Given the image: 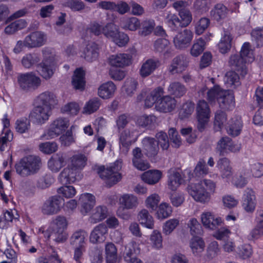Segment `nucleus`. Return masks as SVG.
I'll return each mask as SVG.
<instances>
[{"label":"nucleus","instance_id":"79ce46f5","mask_svg":"<svg viewBox=\"0 0 263 263\" xmlns=\"http://www.w3.org/2000/svg\"><path fill=\"white\" fill-rule=\"evenodd\" d=\"M140 223L147 228L152 229L154 227V219L146 209L141 210L138 214Z\"/></svg>","mask_w":263,"mask_h":263},{"label":"nucleus","instance_id":"58836bf2","mask_svg":"<svg viewBox=\"0 0 263 263\" xmlns=\"http://www.w3.org/2000/svg\"><path fill=\"white\" fill-rule=\"evenodd\" d=\"M72 84L76 89H84L85 84V72L82 69L77 68L74 71Z\"/></svg>","mask_w":263,"mask_h":263},{"label":"nucleus","instance_id":"4c0bfd02","mask_svg":"<svg viewBox=\"0 0 263 263\" xmlns=\"http://www.w3.org/2000/svg\"><path fill=\"white\" fill-rule=\"evenodd\" d=\"M232 39L231 32L228 30H224L223 34L218 44V48L221 53L224 54L230 50Z\"/></svg>","mask_w":263,"mask_h":263},{"label":"nucleus","instance_id":"49530a36","mask_svg":"<svg viewBox=\"0 0 263 263\" xmlns=\"http://www.w3.org/2000/svg\"><path fill=\"white\" fill-rule=\"evenodd\" d=\"M154 48L156 52L163 53L165 55L170 52V43L168 40L165 39L160 38L155 41Z\"/></svg>","mask_w":263,"mask_h":263},{"label":"nucleus","instance_id":"5fc2aeb1","mask_svg":"<svg viewBox=\"0 0 263 263\" xmlns=\"http://www.w3.org/2000/svg\"><path fill=\"white\" fill-rule=\"evenodd\" d=\"M242 58L245 60L247 63H250L254 61V55L253 50L251 49L249 43L246 42L243 44L241 47L240 53L239 54Z\"/></svg>","mask_w":263,"mask_h":263},{"label":"nucleus","instance_id":"bf43d9fd","mask_svg":"<svg viewBox=\"0 0 263 263\" xmlns=\"http://www.w3.org/2000/svg\"><path fill=\"white\" fill-rule=\"evenodd\" d=\"M86 161L87 158L84 155H74L71 158V168L77 171L78 169H81L85 165Z\"/></svg>","mask_w":263,"mask_h":263},{"label":"nucleus","instance_id":"f257e3e1","mask_svg":"<svg viewBox=\"0 0 263 263\" xmlns=\"http://www.w3.org/2000/svg\"><path fill=\"white\" fill-rule=\"evenodd\" d=\"M118 132L120 155L125 156L127 155L132 145L137 140L139 136L138 131L133 125Z\"/></svg>","mask_w":263,"mask_h":263},{"label":"nucleus","instance_id":"0eeeda50","mask_svg":"<svg viewBox=\"0 0 263 263\" xmlns=\"http://www.w3.org/2000/svg\"><path fill=\"white\" fill-rule=\"evenodd\" d=\"M47 39V34L45 32L35 31L26 36L25 44L28 48H39L46 44Z\"/></svg>","mask_w":263,"mask_h":263},{"label":"nucleus","instance_id":"e2e57ef3","mask_svg":"<svg viewBox=\"0 0 263 263\" xmlns=\"http://www.w3.org/2000/svg\"><path fill=\"white\" fill-rule=\"evenodd\" d=\"M205 42L204 40L200 38L193 45L191 49V54L192 55L196 57L199 55L205 49Z\"/></svg>","mask_w":263,"mask_h":263},{"label":"nucleus","instance_id":"2eb2a0df","mask_svg":"<svg viewBox=\"0 0 263 263\" xmlns=\"http://www.w3.org/2000/svg\"><path fill=\"white\" fill-rule=\"evenodd\" d=\"M145 155L148 158H154L158 153L159 147L155 138L146 137L142 140Z\"/></svg>","mask_w":263,"mask_h":263},{"label":"nucleus","instance_id":"393cba45","mask_svg":"<svg viewBox=\"0 0 263 263\" xmlns=\"http://www.w3.org/2000/svg\"><path fill=\"white\" fill-rule=\"evenodd\" d=\"M159 66L160 62L158 60L147 59L142 64L139 74L141 77L146 78L150 76Z\"/></svg>","mask_w":263,"mask_h":263},{"label":"nucleus","instance_id":"13d9d810","mask_svg":"<svg viewBox=\"0 0 263 263\" xmlns=\"http://www.w3.org/2000/svg\"><path fill=\"white\" fill-rule=\"evenodd\" d=\"M165 20L168 26L173 30L183 27L180 19L175 14L169 12L165 17Z\"/></svg>","mask_w":263,"mask_h":263},{"label":"nucleus","instance_id":"7ed1b4c3","mask_svg":"<svg viewBox=\"0 0 263 263\" xmlns=\"http://www.w3.org/2000/svg\"><path fill=\"white\" fill-rule=\"evenodd\" d=\"M122 163L121 160H118L110 167L100 172V177L105 180L106 183L110 186L121 180V176L118 172L122 167Z\"/></svg>","mask_w":263,"mask_h":263},{"label":"nucleus","instance_id":"774afa93","mask_svg":"<svg viewBox=\"0 0 263 263\" xmlns=\"http://www.w3.org/2000/svg\"><path fill=\"white\" fill-rule=\"evenodd\" d=\"M187 228L190 229L191 234L193 236L200 234L202 227L197 219L191 218L187 222Z\"/></svg>","mask_w":263,"mask_h":263},{"label":"nucleus","instance_id":"cd10ccee","mask_svg":"<svg viewBox=\"0 0 263 263\" xmlns=\"http://www.w3.org/2000/svg\"><path fill=\"white\" fill-rule=\"evenodd\" d=\"M87 236V233L84 230L76 231L70 237V243L76 247H85Z\"/></svg>","mask_w":263,"mask_h":263},{"label":"nucleus","instance_id":"8fccbe9b","mask_svg":"<svg viewBox=\"0 0 263 263\" xmlns=\"http://www.w3.org/2000/svg\"><path fill=\"white\" fill-rule=\"evenodd\" d=\"M231 138L227 137H222L217 143L216 151L221 156L228 154V148Z\"/></svg>","mask_w":263,"mask_h":263},{"label":"nucleus","instance_id":"f03ea898","mask_svg":"<svg viewBox=\"0 0 263 263\" xmlns=\"http://www.w3.org/2000/svg\"><path fill=\"white\" fill-rule=\"evenodd\" d=\"M17 173L23 177L28 176L36 173L41 168V158L34 155H29L22 158L19 163Z\"/></svg>","mask_w":263,"mask_h":263},{"label":"nucleus","instance_id":"b1692460","mask_svg":"<svg viewBox=\"0 0 263 263\" xmlns=\"http://www.w3.org/2000/svg\"><path fill=\"white\" fill-rule=\"evenodd\" d=\"M2 121L3 124L2 134H4V136L0 138V151L3 152L5 150L6 143L12 139L13 135L10 130L8 128L10 125V121L8 118L7 114L4 115L2 119Z\"/></svg>","mask_w":263,"mask_h":263},{"label":"nucleus","instance_id":"6e6552de","mask_svg":"<svg viewBox=\"0 0 263 263\" xmlns=\"http://www.w3.org/2000/svg\"><path fill=\"white\" fill-rule=\"evenodd\" d=\"M68 126V121L66 118H58L50 124L49 128L45 136L47 139L56 137L64 132Z\"/></svg>","mask_w":263,"mask_h":263},{"label":"nucleus","instance_id":"6e6d98bb","mask_svg":"<svg viewBox=\"0 0 263 263\" xmlns=\"http://www.w3.org/2000/svg\"><path fill=\"white\" fill-rule=\"evenodd\" d=\"M40 61L39 57L35 53H28L26 54L22 60L23 66L27 68L31 67L38 63Z\"/></svg>","mask_w":263,"mask_h":263},{"label":"nucleus","instance_id":"9b49d317","mask_svg":"<svg viewBox=\"0 0 263 263\" xmlns=\"http://www.w3.org/2000/svg\"><path fill=\"white\" fill-rule=\"evenodd\" d=\"M201 221L205 228L213 230L216 229L222 222L220 217L209 211L204 212L201 214Z\"/></svg>","mask_w":263,"mask_h":263},{"label":"nucleus","instance_id":"052dcab7","mask_svg":"<svg viewBox=\"0 0 263 263\" xmlns=\"http://www.w3.org/2000/svg\"><path fill=\"white\" fill-rule=\"evenodd\" d=\"M43 61L41 63H57L56 56L54 50L49 47H45L42 50Z\"/></svg>","mask_w":263,"mask_h":263},{"label":"nucleus","instance_id":"a211bd4d","mask_svg":"<svg viewBox=\"0 0 263 263\" xmlns=\"http://www.w3.org/2000/svg\"><path fill=\"white\" fill-rule=\"evenodd\" d=\"M176 105V100L174 98L166 95L162 97L157 102L155 108L161 112H167L173 110Z\"/></svg>","mask_w":263,"mask_h":263},{"label":"nucleus","instance_id":"5701e85b","mask_svg":"<svg viewBox=\"0 0 263 263\" xmlns=\"http://www.w3.org/2000/svg\"><path fill=\"white\" fill-rule=\"evenodd\" d=\"M247 62H246L242 57L239 54H234L232 55L230 57L229 63L230 66L233 69L240 72V74L245 76L247 73V68L246 64Z\"/></svg>","mask_w":263,"mask_h":263},{"label":"nucleus","instance_id":"c9c22d12","mask_svg":"<svg viewBox=\"0 0 263 263\" xmlns=\"http://www.w3.org/2000/svg\"><path fill=\"white\" fill-rule=\"evenodd\" d=\"M116 90V85L111 81H108L101 85L98 89L99 96L103 99L111 97Z\"/></svg>","mask_w":263,"mask_h":263},{"label":"nucleus","instance_id":"a878e982","mask_svg":"<svg viewBox=\"0 0 263 263\" xmlns=\"http://www.w3.org/2000/svg\"><path fill=\"white\" fill-rule=\"evenodd\" d=\"M79 200L81 205V213L84 215L90 212L96 203L95 196L89 193L81 194Z\"/></svg>","mask_w":263,"mask_h":263},{"label":"nucleus","instance_id":"ea45409f","mask_svg":"<svg viewBox=\"0 0 263 263\" xmlns=\"http://www.w3.org/2000/svg\"><path fill=\"white\" fill-rule=\"evenodd\" d=\"M167 92L172 96L180 98L185 95L186 88L183 84L179 82H173L168 86Z\"/></svg>","mask_w":263,"mask_h":263},{"label":"nucleus","instance_id":"de8ad7c7","mask_svg":"<svg viewBox=\"0 0 263 263\" xmlns=\"http://www.w3.org/2000/svg\"><path fill=\"white\" fill-rule=\"evenodd\" d=\"M190 246L193 253L195 255H198L203 251L205 244L202 239L200 237L193 236L190 240Z\"/></svg>","mask_w":263,"mask_h":263},{"label":"nucleus","instance_id":"1a4fd4ad","mask_svg":"<svg viewBox=\"0 0 263 263\" xmlns=\"http://www.w3.org/2000/svg\"><path fill=\"white\" fill-rule=\"evenodd\" d=\"M41 82L39 77L31 73L21 74L18 79L20 87L25 91L36 89L40 85Z\"/></svg>","mask_w":263,"mask_h":263},{"label":"nucleus","instance_id":"72a5a7b5","mask_svg":"<svg viewBox=\"0 0 263 263\" xmlns=\"http://www.w3.org/2000/svg\"><path fill=\"white\" fill-rule=\"evenodd\" d=\"M98 46L93 42L88 43L83 51V57L88 62H92L99 56Z\"/></svg>","mask_w":263,"mask_h":263},{"label":"nucleus","instance_id":"a18cd8bd","mask_svg":"<svg viewBox=\"0 0 263 263\" xmlns=\"http://www.w3.org/2000/svg\"><path fill=\"white\" fill-rule=\"evenodd\" d=\"M140 250L138 247V244L134 241L129 242L125 247L124 251V257L126 261H128L129 259L132 258H136L135 256L136 254H139Z\"/></svg>","mask_w":263,"mask_h":263},{"label":"nucleus","instance_id":"4468645a","mask_svg":"<svg viewBox=\"0 0 263 263\" xmlns=\"http://www.w3.org/2000/svg\"><path fill=\"white\" fill-rule=\"evenodd\" d=\"M188 66L186 58L179 55L174 58L168 67V71L172 74L180 73L184 71Z\"/></svg>","mask_w":263,"mask_h":263},{"label":"nucleus","instance_id":"c756f323","mask_svg":"<svg viewBox=\"0 0 263 263\" xmlns=\"http://www.w3.org/2000/svg\"><path fill=\"white\" fill-rule=\"evenodd\" d=\"M229 9L222 4L215 5L210 12V15L214 20L220 22L224 20L228 16Z\"/></svg>","mask_w":263,"mask_h":263},{"label":"nucleus","instance_id":"39448f33","mask_svg":"<svg viewBox=\"0 0 263 263\" xmlns=\"http://www.w3.org/2000/svg\"><path fill=\"white\" fill-rule=\"evenodd\" d=\"M189 194L195 200L201 203H205L210 200V196L202 186V183H191L187 187Z\"/></svg>","mask_w":263,"mask_h":263},{"label":"nucleus","instance_id":"69168bd1","mask_svg":"<svg viewBox=\"0 0 263 263\" xmlns=\"http://www.w3.org/2000/svg\"><path fill=\"white\" fill-rule=\"evenodd\" d=\"M194 110V104L191 102L183 104L179 112L180 119H183L189 117Z\"/></svg>","mask_w":263,"mask_h":263},{"label":"nucleus","instance_id":"680f3d73","mask_svg":"<svg viewBox=\"0 0 263 263\" xmlns=\"http://www.w3.org/2000/svg\"><path fill=\"white\" fill-rule=\"evenodd\" d=\"M172 207L169 205V204L166 203H162L158 207L157 216L158 219H163L170 216L172 214Z\"/></svg>","mask_w":263,"mask_h":263},{"label":"nucleus","instance_id":"423d86ee","mask_svg":"<svg viewBox=\"0 0 263 263\" xmlns=\"http://www.w3.org/2000/svg\"><path fill=\"white\" fill-rule=\"evenodd\" d=\"M189 194L195 200L201 203H205L210 200V196L202 186V183H191L187 187Z\"/></svg>","mask_w":263,"mask_h":263},{"label":"nucleus","instance_id":"603ef678","mask_svg":"<svg viewBox=\"0 0 263 263\" xmlns=\"http://www.w3.org/2000/svg\"><path fill=\"white\" fill-rule=\"evenodd\" d=\"M137 122L140 126L151 127L156 124L157 118L154 115H143L137 119Z\"/></svg>","mask_w":263,"mask_h":263},{"label":"nucleus","instance_id":"4d7b16f0","mask_svg":"<svg viewBox=\"0 0 263 263\" xmlns=\"http://www.w3.org/2000/svg\"><path fill=\"white\" fill-rule=\"evenodd\" d=\"M118 28L112 23H108L105 25H103L102 34L109 39L115 37L118 34Z\"/></svg>","mask_w":263,"mask_h":263},{"label":"nucleus","instance_id":"09e8293b","mask_svg":"<svg viewBox=\"0 0 263 263\" xmlns=\"http://www.w3.org/2000/svg\"><path fill=\"white\" fill-rule=\"evenodd\" d=\"M224 81L228 87L235 88L240 85L239 77L238 74L234 71L227 72L224 76Z\"/></svg>","mask_w":263,"mask_h":263},{"label":"nucleus","instance_id":"a19ab883","mask_svg":"<svg viewBox=\"0 0 263 263\" xmlns=\"http://www.w3.org/2000/svg\"><path fill=\"white\" fill-rule=\"evenodd\" d=\"M184 181L179 172L172 171L168 175V186L172 191H176Z\"/></svg>","mask_w":263,"mask_h":263},{"label":"nucleus","instance_id":"7c9ffc66","mask_svg":"<svg viewBox=\"0 0 263 263\" xmlns=\"http://www.w3.org/2000/svg\"><path fill=\"white\" fill-rule=\"evenodd\" d=\"M56 68L57 63H40L37 65L39 73L46 80H49L53 76Z\"/></svg>","mask_w":263,"mask_h":263},{"label":"nucleus","instance_id":"6ab92c4d","mask_svg":"<svg viewBox=\"0 0 263 263\" xmlns=\"http://www.w3.org/2000/svg\"><path fill=\"white\" fill-rule=\"evenodd\" d=\"M217 167L223 179H229L233 174L231 161L226 157L220 158L217 162Z\"/></svg>","mask_w":263,"mask_h":263},{"label":"nucleus","instance_id":"aec40b11","mask_svg":"<svg viewBox=\"0 0 263 263\" xmlns=\"http://www.w3.org/2000/svg\"><path fill=\"white\" fill-rule=\"evenodd\" d=\"M132 56L126 53H118L111 55L108 59L109 64L116 67L123 68L131 63Z\"/></svg>","mask_w":263,"mask_h":263},{"label":"nucleus","instance_id":"c85d7f7f","mask_svg":"<svg viewBox=\"0 0 263 263\" xmlns=\"http://www.w3.org/2000/svg\"><path fill=\"white\" fill-rule=\"evenodd\" d=\"M65 156L63 154L58 153L54 155L48 161V166L52 171L57 172L65 165Z\"/></svg>","mask_w":263,"mask_h":263},{"label":"nucleus","instance_id":"f3484780","mask_svg":"<svg viewBox=\"0 0 263 263\" xmlns=\"http://www.w3.org/2000/svg\"><path fill=\"white\" fill-rule=\"evenodd\" d=\"M108 232L107 226L100 223L96 226L91 231L89 240L92 243H101L105 241Z\"/></svg>","mask_w":263,"mask_h":263},{"label":"nucleus","instance_id":"dca6fc26","mask_svg":"<svg viewBox=\"0 0 263 263\" xmlns=\"http://www.w3.org/2000/svg\"><path fill=\"white\" fill-rule=\"evenodd\" d=\"M80 178L78 171L69 166L65 168L59 177L60 182L64 185L73 183Z\"/></svg>","mask_w":263,"mask_h":263},{"label":"nucleus","instance_id":"338daca9","mask_svg":"<svg viewBox=\"0 0 263 263\" xmlns=\"http://www.w3.org/2000/svg\"><path fill=\"white\" fill-rule=\"evenodd\" d=\"M179 15L181 20L180 21L183 27L187 26L192 21V15L190 11L186 8L179 10Z\"/></svg>","mask_w":263,"mask_h":263},{"label":"nucleus","instance_id":"2f4dec72","mask_svg":"<svg viewBox=\"0 0 263 263\" xmlns=\"http://www.w3.org/2000/svg\"><path fill=\"white\" fill-rule=\"evenodd\" d=\"M108 209L106 206H97L92 212L89 221L92 223H96L105 219L108 216Z\"/></svg>","mask_w":263,"mask_h":263},{"label":"nucleus","instance_id":"9d476101","mask_svg":"<svg viewBox=\"0 0 263 263\" xmlns=\"http://www.w3.org/2000/svg\"><path fill=\"white\" fill-rule=\"evenodd\" d=\"M51 109L49 107L39 105L35 107L30 113V117L33 122L37 124H43L49 119Z\"/></svg>","mask_w":263,"mask_h":263},{"label":"nucleus","instance_id":"412c9836","mask_svg":"<svg viewBox=\"0 0 263 263\" xmlns=\"http://www.w3.org/2000/svg\"><path fill=\"white\" fill-rule=\"evenodd\" d=\"M242 207L247 212H252L256 206L255 192L251 189L247 188L245 191L243 196Z\"/></svg>","mask_w":263,"mask_h":263},{"label":"nucleus","instance_id":"37998d69","mask_svg":"<svg viewBox=\"0 0 263 263\" xmlns=\"http://www.w3.org/2000/svg\"><path fill=\"white\" fill-rule=\"evenodd\" d=\"M162 173L158 170H149L144 172L141 176L142 180L149 184H154L159 181Z\"/></svg>","mask_w":263,"mask_h":263},{"label":"nucleus","instance_id":"0e129e2a","mask_svg":"<svg viewBox=\"0 0 263 263\" xmlns=\"http://www.w3.org/2000/svg\"><path fill=\"white\" fill-rule=\"evenodd\" d=\"M57 192L63 197L72 198L77 193L76 189L71 185H65L58 189Z\"/></svg>","mask_w":263,"mask_h":263},{"label":"nucleus","instance_id":"f8f14e48","mask_svg":"<svg viewBox=\"0 0 263 263\" xmlns=\"http://www.w3.org/2000/svg\"><path fill=\"white\" fill-rule=\"evenodd\" d=\"M193 37V32L189 29L178 32L174 37L173 42L177 49H184L188 47Z\"/></svg>","mask_w":263,"mask_h":263},{"label":"nucleus","instance_id":"bb28decb","mask_svg":"<svg viewBox=\"0 0 263 263\" xmlns=\"http://www.w3.org/2000/svg\"><path fill=\"white\" fill-rule=\"evenodd\" d=\"M164 92L163 88L161 87H158L153 90H151L146 96L145 99L144 100L145 105L147 107H151L162 98Z\"/></svg>","mask_w":263,"mask_h":263},{"label":"nucleus","instance_id":"f704fd0d","mask_svg":"<svg viewBox=\"0 0 263 263\" xmlns=\"http://www.w3.org/2000/svg\"><path fill=\"white\" fill-rule=\"evenodd\" d=\"M218 102L220 107L224 109H230L234 106V97L228 91H222Z\"/></svg>","mask_w":263,"mask_h":263},{"label":"nucleus","instance_id":"20e7f679","mask_svg":"<svg viewBox=\"0 0 263 263\" xmlns=\"http://www.w3.org/2000/svg\"><path fill=\"white\" fill-rule=\"evenodd\" d=\"M196 114L198 120L197 128L201 132L205 129L211 114L209 106L205 101L201 100L198 102Z\"/></svg>","mask_w":263,"mask_h":263},{"label":"nucleus","instance_id":"c03bdc74","mask_svg":"<svg viewBox=\"0 0 263 263\" xmlns=\"http://www.w3.org/2000/svg\"><path fill=\"white\" fill-rule=\"evenodd\" d=\"M121 27L123 29L134 31L141 26L140 21L136 17H129L121 21Z\"/></svg>","mask_w":263,"mask_h":263},{"label":"nucleus","instance_id":"ddd939ff","mask_svg":"<svg viewBox=\"0 0 263 263\" xmlns=\"http://www.w3.org/2000/svg\"><path fill=\"white\" fill-rule=\"evenodd\" d=\"M62 203L63 199L60 196H52L44 203L42 208L43 212L46 215L56 214L60 210Z\"/></svg>","mask_w":263,"mask_h":263},{"label":"nucleus","instance_id":"e433bc0d","mask_svg":"<svg viewBox=\"0 0 263 263\" xmlns=\"http://www.w3.org/2000/svg\"><path fill=\"white\" fill-rule=\"evenodd\" d=\"M120 202L124 208L127 210L135 209L139 204L138 198L136 196L129 194L123 195L120 198Z\"/></svg>","mask_w":263,"mask_h":263},{"label":"nucleus","instance_id":"473e14b6","mask_svg":"<svg viewBox=\"0 0 263 263\" xmlns=\"http://www.w3.org/2000/svg\"><path fill=\"white\" fill-rule=\"evenodd\" d=\"M242 127V123L241 118L235 117L229 121L227 127V133L233 137L237 136L240 134Z\"/></svg>","mask_w":263,"mask_h":263},{"label":"nucleus","instance_id":"864d4df0","mask_svg":"<svg viewBox=\"0 0 263 263\" xmlns=\"http://www.w3.org/2000/svg\"><path fill=\"white\" fill-rule=\"evenodd\" d=\"M107 263H115L117 260V249L111 242L107 243L105 246Z\"/></svg>","mask_w":263,"mask_h":263},{"label":"nucleus","instance_id":"4be33fe9","mask_svg":"<svg viewBox=\"0 0 263 263\" xmlns=\"http://www.w3.org/2000/svg\"><path fill=\"white\" fill-rule=\"evenodd\" d=\"M36 101L42 106L49 107L51 110L58 103L56 95L54 93L48 91L39 95L36 98Z\"/></svg>","mask_w":263,"mask_h":263},{"label":"nucleus","instance_id":"3c124183","mask_svg":"<svg viewBox=\"0 0 263 263\" xmlns=\"http://www.w3.org/2000/svg\"><path fill=\"white\" fill-rule=\"evenodd\" d=\"M101 100L98 98H94L89 100L85 105L83 112L86 114H91L96 111L101 105Z\"/></svg>","mask_w":263,"mask_h":263}]
</instances>
